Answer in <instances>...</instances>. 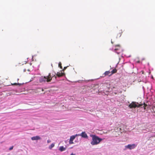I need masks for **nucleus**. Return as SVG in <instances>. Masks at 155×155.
Here are the masks:
<instances>
[{"label": "nucleus", "mask_w": 155, "mask_h": 155, "mask_svg": "<svg viewBox=\"0 0 155 155\" xmlns=\"http://www.w3.org/2000/svg\"><path fill=\"white\" fill-rule=\"evenodd\" d=\"M129 104L128 107L130 109L135 108L136 107H140L141 108H143L144 110H146L149 108L151 109V110L152 112H155V107L153 106L152 107L148 106L145 104H144L140 105L138 103L136 102H132L130 104L129 102H128Z\"/></svg>", "instance_id": "obj_1"}, {"label": "nucleus", "mask_w": 155, "mask_h": 155, "mask_svg": "<svg viewBox=\"0 0 155 155\" xmlns=\"http://www.w3.org/2000/svg\"><path fill=\"white\" fill-rule=\"evenodd\" d=\"M56 75V76L58 77H60L63 75L62 73H60L58 72L57 74L54 73V74H52V75L51 74H49L48 76H41L39 78V81L40 82L42 83L47 81L49 82L51 81L52 77L55 76V75Z\"/></svg>", "instance_id": "obj_2"}, {"label": "nucleus", "mask_w": 155, "mask_h": 155, "mask_svg": "<svg viewBox=\"0 0 155 155\" xmlns=\"http://www.w3.org/2000/svg\"><path fill=\"white\" fill-rule=\"evenodd\" d=\"M90 136L92 138V140L91 142V144L92 145L98 144L103 140L102 139L99 138L95 135L90 134Z\"/></svg>", "instance_id": "obj_3"}, {"label": "nucleus", "mask_w": 155, "mask_h": 155, "mask_svg": "<svg viewBox=\"0 0 155 155\" xmlns=\"http://www.w3.org/2000/svg\"><path fill=\"white\" fill-rule=\"evenodd\" d=\"M110 50H114V52L116 53L117 54H119L120 52V47L119 45L113 46L112 48H110Z\"/></svg>", "instance_id": "obj_4"}, {"label": "nucleus", "mask_w": 155, "mask_h": 155, "mask_svg": "<svg viewBox=\"0 0 155 155\" xmlns=\"http://www.w3.org/2000/svg\"><path fill=\"white\" fill-rule=\"evenodd\" d=\"M137 145V144L136 143L132 144H129L125 146V148L128 149L130 150H132L134 149Z\"/></svg>", "instance_id": "obj_5"}, {"label": "nucleus", "mask_w": 155, "mask_h": 155, "mask_svg": "<svg viewBox=\"0 0 155 155\" xmlns=\"http://www.w3.org/2000/svg\"><path fill=\"white\" fill-rule=\"evenodd\" d=\"M78 136V134H76L74 135H72L70 137V139L69 143L70 144L73 143V140L75 139V138Z\"/></svg>", "instance_id": "obj_6"}, {"label": "nucleus", "mask_w": 155, "mask_h": 155, "mask_svg": "<svg viewBox=\"0 0 155 155\" xmlns=\"http://www.w3.org/2000/svg\"><path fill=\"white\" fill-rule=\"evenodd\" d=\"M78 136H81L82 137L85 138H88L87 134L84 132H83L81 134H78Z\"/></svg>", "instance_id": "obj_7"}, {"label": "nucleus", "mask_w": 155, "mask_h": 155, "mask_svg": "<svg viewBox=\"0 0 155 155\" xmlns=\"http://www.w3.org/2000/svg\"><path fill=\"white\" fill-rule=\"evenodd\" d=\"M41 137L38 136H37L35 137H31V139L32 140H38L41 139Z\"/></svg>", "instance_id": "obj_8"}, {"label": "nucleus", "mask_w": 155, "mask_h": 155, "mask_svg": "<svg viewBox=\"0 0 155 155\" xmlns=\"http://www.w3.org/2000/svg\"><path fill=\"white\" fill-rule=\"evenodd\" d=\"M66 149V148L65 147H64L63 146L60 147L59 149V150L61 152L64 151Z\"/></svg>", "instance_id": "obj_9"}, {"label": "nucleus", "mask_w": 155, "mask_h": 155, "mask_svg": "<svg viewBox=\"0 0 155 155\" xmlns=\"http://www.w3.org/2000/svg\"><path fill=\"white\" fill-rule=\"evenodd\" d=\"M111 74V72L110 71H106L105 72V73L104 74H104V76L109 75H110V74Z\"/></svg>", "instance_id": "obj_10"}, {"label": "nucleus", "mask_w": 155, "mask_h": 155, "mask_svg": "<svg viewBox=\"0 0 155 155\" xmlns=\"http://www.w3.org/2000/svg\"><path fill=\"white\" fill-rule=\"evenodd\" d=\"M117 70L115 69L114 68L111 71V74L110 75H111L117 72Z\"/></svg>", "instance_id": "obj_11"}, {"label": "nucleus", "mask_w": 155, "mask_h": 155, "mask_svg": "<svg viewBox=\"0 0 155 155\" xmlns=\"http://www.w3.org/2000/svg\"><path fill=\"white\" fill-rule=\"evenodd\" d=\"M54 143H52L50 146L49 147V148L51 150L52 148L54 146Z\"/></svg>", "instance_id": "obj_12"}, {"label": "nucleus", "mask_w": 155, "mask_h": 155, "mask_svg": "<svg viewBox=\"0 0 155 155\" xmlns=\"http://www.w3.org/2000/svg\"><path fill=\"white\" fill-rule=\"evenodd\" d=\"M12 84V85H21V84L19 83H14V84Z\"/></svg>", "instance_id": "obj_13"}, {"label": "nucleus", "mask_w": 155, "mask_h": 155, "mask_svg": "<svg viewBox=\"0 0 155 155\" xmlns=\"http://www.w3.org/2000/svg\"><path fill=\"white\" fill-rule=\"evenodd\" d=\"M58 66L61 68H62V66H61V62H60L58 64Z\"/></svg>", "instance_id": "obj_14"}, {"label": "nucleus", "mask_w": 155, "mask_h": 155, "mask_svg": "<svg viewBox=\"0 0 155 155\" xmlns=\"http://www.w3.org/2000/svg\"><path fill=\"white\" fill-rule=\"evenodd\" d=\"M122 31V30H121ZM122 32L121 31V32H120L119 34L117 35V36L119 35V37H120L122 35Z\"/></svg>", "instance_id": "obj_15"}, {"label": "nucleus", "mask_w": 155, "mask_h": 155, "mask_svg": "<svg viewBox=\"0 0 155 155\" xmlns=\"http://www.w3.org/2000/svg\"><path fill=\"white\" fill-rule=\"evenodd\" d=\"M13 146H12V147H11L9 148V150H12L13 149Z\"/></svg>", "instance_id": "obj_16"}, {"label": "nucleus", "mask_w": 155, "mask_h": 155, "mask_svg": "<svg viewBox=\"0 0 155 155\" xmlns=\"http://www.w3.org/2000/svg\"><path fill=\"white\" fill-rule=\"evenodd\" d=\"M47 142L48 143H49L51 142V140H47Z\"/></svg>", "instance_id": "obj_17"}, {"label": "nucleus", "mask_w": 155, "mask_h": 155, "mask_svg": "<svg viewBox=\"0 0 155 155\" xmlns=\"http://www.w3.org/2000/svg\"><path fill=\"white\" fill-rule=\"evenodd\" d=\"M70 155H75V154H74V153H72Z\"/></svg>", "instance_id": "obj_18"}, {"label": "nucleus", "mask_w": 155, "mask_h": 155, "mask_svg": "<svg viewBox=\"0 0 155 155\" xmlns=\"http://www.w3.org/2000/svg\"><path fill=\"white\" fill-rule=\"evenodd\" d=\"M137 63H140V61H137Z\"/></svg>", "instance_id": "obj_19"}, {"label": "nucleus", "mask_w": 155, "mask_h": 155, "mask_svg": "<svg viewBox=\"0 0 155 155\" xmlns=\"http://www.w3.org/2000/svg\"><path fill=\"white\" fill-rule=\"evenodd\" d=\"M114 88H115V87H113V88H112V90H113V89H114Z\"/></svg>", "instance_id": "obj_20"}, {"label": "nucleus", "mask_w": 155, "mask_h": 155, "mask_svg": "<svg viewBox=\"0 0 155 155\" xmlns=\"http://www.w3.org/2000/svg\"><path fill=\"white\" fill-rule=\"evenodd\" d=\"M141 72H142V74H144V72L143 71H141Z\"/></svg>", "instance_id": "obj_21"}, {"label": "nucleus", "mask_w": 155, "mask_h": 155, "mask_svg": "<svg viewBox=\"0 0 155 155\" xmlns=\"http://www.w3.org/2000/svg\"><path fill=\"white\" fill-rule=\"evenodd\" d=\"M121 57H124V55H123V54L122 55H121Z\"/></svg>", "instance_id": "obj_22"}, {"label": "nucleus", "mask_w": 155, "mask_h": 155, "mask_svg": "<svg viewBox=\"0 0 155 155\" xmlns=\"http://www.w3.org/2000/svg\"><path fill=\"white\" fill-rule=\"evenodd\" d=\"M24 72H25L26 71V69H25L24 70Z\"/></svg>", "instance_id": "obj_23"}, {"label": "nucleus", "mask_w": 155, "mask_h": 155, "mask_svg": "<svg viewBox=\"0 0 155 155\" xmlns=\"http://www.w3.org/2000/svg\"><path fill=\"white\" fill-rule=\"evenodd\" d=\"M75 82H79V81H76Z\"/></svg>", "instance_id": "obj_24"}, {"label": "nucleus", "mask_w": 155, "mask_h": 155, "mask_svg": "<svg viewBox=\"0 0 155 155\" xmlns=\"http://www.w3.org/2000/svg\"><path fill=\"white\" fill-rule=\"evenodd\" d=\"M111 43H112V44H113V42L112 41H111Z\"/></svg>", "instance_id": "obj_25"}, {"label": "nucleus", "mask_w": 155, "mask_h": 155, "mask_svg": "<svg viewBox=\"0 0 155 155\" xmlns=\"http://www.w3.org/2000/svg\"><path fill=\"white\" fill-rule=\"evenodd\" d=\"M33 56H32V59L33 60Z\"/></svg>", "instance_id": "obj_26"}, {"label": "nucleus", "mask_w": 155, "mask_h": 155, "mask_svg": "<svg viewBox=\"0 0 155 155\" xmlns=\"http://www.w3.org/2000/svg\"><path fill=\"white\" fill-rule=\"evenodd\" d=\"M42 91H43V89H42Z\"/></svg>", "instance_id": "obj_27"}, {"label": "nucleus", "mask_w": 155, "mask_h": 155, "mask_svg": "<svg viewBox=\"0 0 155 155\" xmlns=\"http://www.w3.org/2000/svg\"><path fill=\"white\" fill-rule=\"evenodd\" d=\"M66 68V67H65L64 68H65V69Z\"/></svg>", "instance_id": "obj_28"}, {"label": "nucleus", "mask_w": 155, "mask_h": 155, "mask_svg": "<svg viewBox=\"0 0 155 155\" xmlns=\"http://www.w3.org/2000/svg\"><path fill=\"white\" fill-rule=\"evenodd\" d=\"M55 79L56 78V76L55 77V78H54Z\"/></svg>", "instance_id": "obj_29"}, {"label": "nucleus", "mask_w": 155, "mask_h": 155, "mask_svg": "<svg viewBox=\"0 0 155 155\" xmlns=\"http://www.w3.org/2000/svg\"><path fill=\"white\" fill-rule=\"evenodd\" d=\"M17 80H18V81L19 80V79H17Z\"/></svg>", "instance_id": "obj_30"}]
</instances>
